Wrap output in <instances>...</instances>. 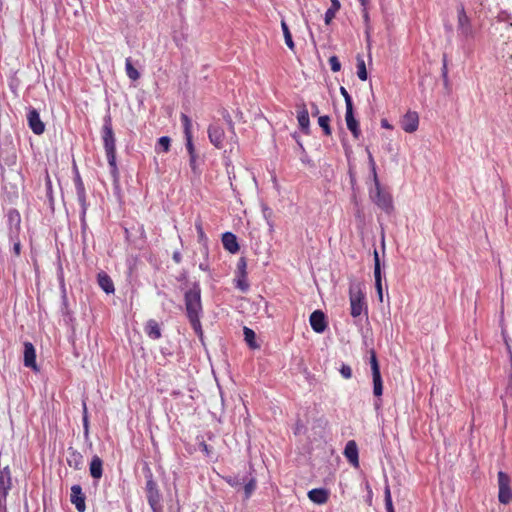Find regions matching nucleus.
Masks as SVG:
<instances>
[{"mask_svg": "<svg viewBox=\"0 0 512 512\" xmlns=\"http://www.w3.org/2000/svg\"><path fill=\"white\" fill-rule=\"evenodd\" d=\"M158 146L163 152H168L170 149V138L162 136L158 139Z\"/></svg>", "mask_w": 512, "mask_h": 512, "instance_id": "obj_38", "label": "nucleus"}, {"mask_svg": "<svg viewBox=\"0 0 512 512\" xmlns=\"http://www.w3.org/2000/svg\"><path fill=\"white\" fill-rule=\"evenodd\" d=\"M498 499L502 504H509L512 501V489L510 487V477L503 471L498 472Z\"/></svg>", "mask_w": 512, "mask_h": 512, "instance_id": "obj_6", "label": "nucleus"}, {"mask_svg": "<svg viewBox=\"0 0 512 512\" xmlns=\"http://www.w3.org/2000/svg\"><path fill=\"white\" fill-rule=\"evenodd\" d=\"M458 13V29L465 37L472 36V26L469 17L463 6H460L457 10Z\"/></svg>", "mask_w": 512, "mask_h": 512, "instance_id": "obj_12", "label": "nucleus"}, {"mask_svg": "<svg viewBox=\"0 0 512 512\" xmlns=\"http://www.w3.org/2000/svg\"><path fill=\"white\" fill-rule=\"evenodd\" d=\"M246 267H247V264H246L245 259L241 258L237 264V275L247 276Z\"/></svg>", "mask_w": 512, "mask_h": 512, "instance_id": "obj_43", "label": "nucleus"}, {"mask_svg": "<svg viewBox=\"0 0 512 512\" xmlns=\"http://www.w3.org/2000/svg\"><path fill=\"white\" fill-rule=\"evenodd\" d=\"M11 488V474L8 467L0 471V503L6 500L8 491Z\"/></svg>", "mask_w": 512, "mask_h": 512, "instance_id": "obj_16", "label": "nucleus"}, {"mask_svg": "<svg viewBox=\"0 0 512 512\" xmlns=\"http://www.w3.org/2000/svg\"><path fill=\"white\" fill-rule=\"evenodd\" d=\"M256 486L257 481L254 477L250 478L249 481L244 484V494L246 499L250 498L252 493L255 491Z\"/></svg>", "mask_w": 512, "mask_h": 512, "instance_id": "obj_35", "label": "nucleus"}, {"mask_svg": "<svg viewBox=\"0 0 512 512\" xmlns=\"http://www.w3.org/2000/svg\"><path fill=\"white\" fill-rule=\"evenodd\" d=\"M89 472L94 480H99L103 476V460L98 455L92 457Z\"/></svg>", "mask_w": 512, "mask_h": 512, "instance_id": "obj_20", "label": "nucleus"}, {"mask_svg": "<svg viewBox=\"0 0 512 512\" xmlns=\"http://www.w3.org/2000/svg\"><path fill=\"white\" fill-rule=\"evenodd\" d=\"M70 501L79 512L85 511V496L80 485H73L71 487Z\"/></svg>", "mask_w": 512, "mask_h": 512, "instance_id": "obj_14", "label": "nucleus"}, {"mask_svg": "<svg viewBox=\"0 0 512 512\" xmlns=\"http://www.w3.org/2000/svg\"><path fill=\"white\" fill-rule=\"evenodd\" d=\"M67 464L70 468L80 470L83 468L84 459L83 455L76 449L69 448L67 452Z\"/></svg>", "mask_w": 512, "mask_h": 512, "instance_id": "obj_19", "label": "nucleus"}, {"mask_svg": "<svg viewBox=\"0 0 512 512\" xmlns=\"http://www.w3.org/2000/svg\"><path fill=\"white\" fill-rule=\"evenodd\" d=\"M222 244L227 251L233 254L240 249L236 236L231 232H225L222 235Z\"/></svg>", "mask_w": 512, "mask_h": 512, "instance_id": "obj_22", "label": "nucleus"}, {"mask_svg": "<svg viewBox=\"0 0 512 512\" xmlns=\"http://www.w3.org/2000/svg\"><path fill=\"white\" fill-rule=\"evenodd\" d=\"M186 138V149L188 151L189 156L197 155L195 151V147L193 144L192 136H185Z\"/></svg>", "mask_w": 512, "mask_h": 512, "instance_id": "obj_44", "label": "nucleus"}, {"mask_svg": "<svg viewBox=\"0 0 512 512\" xmlns=\"http://www.w3.org/2000/svg\"><path fill=\"white\" fill-rule=\"evenodd\" d=\"M362 16L366 24L369 23V13H368V6L362 9Z\"/></svg>", "mask_w": 512, "mask_h": 512, "instance_id": "obj_50", "label": "nucleus"}, {"mask_svg": "<svg viewBox=\"0 0 512 512\" xmlns=\"http://www.w3.org/2000/svg\"><path fill=\"white\" fill-rule=\"evenodd\" d=\"M384 498H385L384 500L392 499L390 487L388 485L385 487V490H384Z\"/></svg>", "mask_w": 512, "mask_h": 512, "instance_id": "obj_52", "label": "nucleus"}, {"mask_svg": "<svg viewBox=\"0 0 512 512\" xmlns=\"http://www.w3.org/2000/svg\"><path fill=\"white\" fill-rule=\"evenodd\" d=\"M308 498L312 502L322 505L328 501L329 493L324 488H315L308 492Z\"/></svg>", "mask_w": 512, "mask_h": 512, "instance_id": "obj_24", "label": "nucleus"}, {"mask_svg": "<svg viewBox=\"0 0 512 512\" xmlns=\"http://www.w3.org/2000/svg\"><path fill=\"white\" fill-rule=\"evenodd\" d=\"M149 474L146 476V495H147V501L152 508L153 511L157 510V507L160 503V493L157 487V483L153 479V475L151 471L148 469Z\"/></svg>", "mask_w": 512, "mask_h": 512, "instance_id": "obj_7", "label": "nucleus"}, {"mask_svg": "<svg viewBox=\"0 0 512 512\" xmlns=\"http://www.w3.org/2000/svg\"><path fill=\"white\" fill-rule=\"evenodd\" d=\"M369 161L372 165L374 177V189L370 190V198L378 208L390 215L394 211L393 197L389 191L382 188L376 173L375 161L371 154H369Z\"/></svg>", "mask_w": 512, "mask_h": 512, "instance_id": "obj_2", "label": "nucleus"}, {"mask_svg": "<svg viewBox=\"0 0 512 512\" xmlns=\"http://www.w3.org/2000/svg\"><path fill=\"white\" fill-rule=\"evenodd\" d=\"M357 76L360 80H367L368 74L366 70V65L363 57L357 56Z\"/></svg>", "mask_w": 512, "mask_h": 512, "instance_id": "obj_31", "label": "nucleus"}, {"mask_svg": "<svg viewBox=\"0 0 512 512\" xmlns=\"http://www.w3.org/2000/svg\"><path fill=\"white\" fill-rule=\"evenodd\" d=\"M345 120L347 128L351 131L355 138H358L361 134L359 123L353 115V108L346 109Z\"/></svg>", "mask_w": 512, "mask_h": 512, "instance_id": "obj_23", "label": "nucleus"}, {"mask_svg": "<svg viewBox=\"0 0 512 512\" xmlns=\"http://www.w3.org/2000/svg\"><path fill=\"white\" fill-rule=\"evenodd\" d=\"M97 282L101 289L107 293L112 294L115 291L114 283L111 277L104 271H101L97 275Z\"/></svg>", "mask_w": 512, "mask_h": 512, "instance_id": "obj_21", "label": "nucleus"}, {"mask_svg": "<svg viewBox=\"0 0 512 512\" xmlns=\"http://www.w3.org/2000/svg\"><path fill=\"white\" fill-rule=\"evenodd\" d=\"M329 64H330V68L333 72H338L340 71L341 69V63L339 61V59L336 57V56H331L329 58Z\"/></svg>", "mask_w": 512, "mask_h": 512, "instance_id": "obj_42", "label": "nucleus"}, {"mask_svg": "<svg viewBox=\"0 0 512 512\" xmlns=\"http://www.w3.org/2000/svg\"><path fill=\"white\" fill-rule=\"evenodd\" d=\"M331 6L327 9L324 17V21L326 25H329L332 20L335 18L336 13L340 10L341 4L339 0H330Z\"/></svg>", "mask_w": 512, "mask_h": 512, "instance_id": "obj_27", "label": "nucleus"}, {"mask_svg": "<svg viewBox=\"0 0 512 512\" xmlns=\"http://www.w3.org/2000/svg\"><path fill=\"white\" fill-rule=\"evenodd\" d=\"M374 278H375V288L377 290L379 301H383V290H382V274H381V266L380 259L377 250H374Z\"/></svg>", "mask_w": 512, "mask_h": 512, "instance_id": "obj_15", "label": "nucleus"}, {"mask_svg": "<svg viewBox=\"0 0 512 512\" xmlns=\"http://www.w3.org/2000/svg\"><path fill=\"white\" fill-rule=\"evenodd\" d=\"M382 126L385 128H390V125L387 123L386 120H382Z\"/></svg>", "mask_w": 512, "mask_h": 512, "instance_id": "obj_56", "label": "nucleus"}, {"mask_svg": "<svg viewBox=\"0 0 512 512\" xmlns=\"http://www.w3.org/2000/svg\"><path fill=\"white\" fill-rule=\"evenodd\" d=\"M236 287L243 292L247 291L249 289L247 276L237 275Z\"/></svg>", "mask_w": 512, "mask_h": 512, "instance_id": "obj_37", "label": "nucleus"}, {"mask_svg": "<svg viewBox=\"0 0 512 512\" xmlns=\"http://www.w3.org/2000/svg\"><path fill=\"white\" fill-rule=\"evenodd\" d=\"M8 236L20 235L21 231V215L18 210L10 209L7 213Z\"/></svg>", "mask_w": 512, "mask_h": 512, "instance_id": "obj_10", "label": "nucleus"}, {"mask_svg": "<svg viewBox=\"0 0 512 512\" xmlns=\"http://www.w3.org/2000/svg\"><path fill=\"white\" fill-rule=\"evenodd\" d=\"M187 317L194 331L202 334L200 315L202 313L201 289L198 284H194L184 296Z\"/></svg>", "mask_w": 512, "mask_h": 512, "instance_id": "obj_1", "label": "nucleus"}, {"mask_svg": "<svg viewBox=\"0 0 512 512\" xmlns=\"http://www.w3.org/2000/svg\"><path fill=\"white\" fill-rule=\"evenodd\" d=\"M370 366L373 378V393L376 397H380L383 394V383L380 366L374 350L370 351Z\"/></svg>", "mask_w": 512, "mask_h": 512, "instance_id": "obj_5", "label": "nucleus"}, {"mask_svg": "<svg viewBox=\"0 0 512 512\" xmlns=\"http://www.w3.org/2000/svg\"><path fill=\"white\" fill-rule=\"evenodd\" d=\"M102 139L103 145L107 157L108 164L110 166V172L114 178L118 177V167L116 163V139L112 128L111 117L105 118L104 125L102 127Z\"/></svg>", "mask_w": 512, "mask_h": 512, "instance_id": "obj_3", "label": "nucleus"}, {"mask_svg": "<svg viewBox=\"0 0 512 512\" xmlns=\"http://www.w3.org/2000/svg\"><path fill=\"white\" fill-rule=\"evenodd\" d=\"M85 416H88V410H87L86 402L84 401L83 402V417H85Z\"/></svg>", "mask_w": 512, "mask_h": 512, "instance_id": "obj_55", "label": "nucleus"}, {"mask_svg": "<svg viewBox=\"0 0 512 512\" xmlns=\"http://www.w3.org/2000/svg\"><path fill=\"white\" fill-rule=\"evenodd\" d=\"M27 122L29 128L36 135H41L45 131V124L40 118L39 112L35 108H30L27 113Z\"/></svg>", "mask_w": 512, "mask_h": 512, "instance_id": "obj_8", "label": "nucleus"}, {"mask_svg": "<svg viewBox=\"0 0 512 512\" xmlns=\"http://www.w3.org/2000/svg\"><path fill=\"white\" fill-rule=\"evenodd\" d=\"M173 260H174L176 263H180V261H181V255H180V253L175 252V253L173 254Z\"/></svg>", "mask_w": 512, "mask_h": 512, "instance_id": "obj_53", "label": "nucleus"}, {"mask_svg": "<svg viewBox=\"0 0 512 512\" xmlns=\"http://www.w3.org/2000/svg\"><path fill=\"white\" fill-rule=\"evenodd\" d=\"M311 113L313 116H317L319 114V108L315 103H311Z\"/></svg>", "mask_w": 512, "mask_h": 512, "instance_id": "obj_51", "label": "nucleus"}, {"mask_svg": "<svg viewBox=\"0 0 512 512\" xmlns=\"http://www.w3.org/2000/svg\"><path fill=\"white\" fill-rule=\"evenodd\" d=\"M195 229L197 231L199 242L205 241L206 240V234H205V232L203 230V226H202V221L201 220H197L195 222Z\"/></svg>", "mask_w": 512, "mask_h": 512, "instance_id": "obj_40", "label": "nucleus"}, {"mask_svg": "<svg viewBox=\"0 0 512 512\" xmlns=\"http://www.w3.org/2000/svg\"><path fill=\"white\" fill-rule=\"evenodd\" d=\"M75 186H76L77 195H78L79 200L82 203H84L85 202V188H84L83 181L79 174H77V176L75 178Z\"/></svg>", "mask_w": 512, "mask_h": 512, "instance_id": "obj_32", "label": "nucleus"}, {"mask_svg": "<svg viewBox=\"0 0 512 512\" xmlns=\"http://www.w3.org/2000/svg\"><path fill=\"white\" fill-rule=\"evenodd\" d=\"M340 94L343 96L346 104V109L353 108L352 98L345 87H340Z\"/></svg>", "mask_w": 512, "mask_h": 512, "instance_id": "obj_39", "label": "nucleus"}, {"mask_svg": "<svg viewBox=\"0 0 512 512\" xmlns=\"http://www.w3.org/2000/svg\"><path fill=\"white\" fill-rule=\"evenodd\" d=\"M189 157H190L189 164H190L191 170L194 173H197V155H192Z\"/></svg>", "mask_w": 512, "mask_h": 512, "instance_id": "obj_47", "label": "nucleus"}, {"mask_svg": "<svg viewBox=\"0 0 512 512\" xmlns=\"http://www.w3.org/2000/svg\"><path fill=\"white\" fill-rule=\"evenodd\" d=\"M82 421H83L84 436H85V438H88L89 437V417L88 416L83 417Z\"/></svg>", "mask_w": 512, "mask_h": 512, "instance_id": "obj_46", "label": "nucleus"}, {"mask_svg": "<svg viewBox=\"0 0 512 512\" xmlns=\"http://www.w3.org/2000/svg\"><path fill=\"white\" fill-rule=\"evenodd\" d=\"M386 512H395L392 499L385 500Z\"/></svg>", "mask_w": 512, "mask_h": 512, "instance_id": "obj_49", "label": "nucleus"}, {"mask_svg": "<svg viewBox=\"0 0 512 512\" xmlns=\"http://www.w3.org/2000/svg\"><path fill=\"white\" fill-rule=\"evenodd\" d=\"M362 6V8H365L366 6H368L370 0H358Z\"/></svg>", "mask_w": 512, "mask_h": 512, "instance_id": "obj_54", "label": "nucleus"}, {"mask_svg": "<svg viewBox=\"0 0 512 512\" xmlns=\"http://www.w3.org/2000/svg\"><path fill=\"white\" fill-rule=\"evenodd\" d=\"M401 128L407 133H413L418 129L419 116L415 111H408L401 119Z\"/></svg>", "mask_w": 512, "mask_h": 512, "instance_id": "obj_11", "label": "nucleus"}, {"mask_svg": "<svg viewBox=\"0 0 512 512\" xmlns=\"http://www.w3.org/2000/svg\"><path fill=\"white\" fill-rule=\"evenodd\" d=\"M349 302L350 314L353 318H357L363 313L367 316L368 308L365 301V294L362 291V285L358 282H353L349 286Z\"/></svg>", "mask_w": 512, "mask_h": 512, "instance_id": "obj_4", "label": "nucleus"}, {"mask_svg": "<svg viewBox=\"0 0 512 512\" xmlns=\"http://www.w3.org/2000/svg\"><path fill=\"white\" fill-rule=\"evenodd\" d=\"M208 137L216 148L222 149L224 147L225 132L220 125L211 124L208 128Z\"/></svg>", "mask_w": 512, "mask_h": 512, "instance_id": "obj_9", "label": "nucleus"}, {"mask_svg": "<svg viewBox=\"0 0 512 512\" xmlns=\"http://www.w3.org/2000/svg\"><path fill=\"white\" fill-rule=\"evenodd\" d=\"M340 374L345 379H350L352 377V369L349 365L342 364L340 368Z\"/></svg>", "mask_w": 512, "mask_h": 512, "instance_id": "obj_45", "label": "nucleus"}, {"mask_svg": "<svg viewBox=\"0 0 512 512\" xmlns=\"http://www.w3.org/2000/svg\"><path fill=\"white\" fill-rule=\"evenodd\" d=\"M297 120L302 131L307 132L309 129V112L305 104L298 105Z\"/></svg>", "mask_w": 512, "mask_h": 512, "instance_id": "obj_25", "label": "nucleus"}, {"mask_svg": "<svg viewBox=\"0 0 512 512\" xmlns=\"http://www.w3.org/2000/svg\"><path fill=\"white\" fill-rule=\"evenodd\" d=\"M144 330L147 336L153 340L159 339L162 335L160 325L154 319H150L147 321Z\"/></svg>", "mask_w": 512, "mask_h": 512, "instance_id": "obj_26", "label": "nucleus"}, {"mask_svg": "<svg viewBox=\"0 0 512 512\" xmlns=\"http://www.w3.org/2000/svg\"><path fill=\"white\" fill-rule=\"evenodd\" d=\"M224 480L226 481V483H228L232 487H238V486H241L242 484H244V481H241L236 476H227V477H224Z\"/></svg>", "mask_w": 512, "mask_h": 512, "instance_id": "obj_41", "label": "nucleus"}, {"mask_svg": "<svg viewBox=\"0 0 512 512\" xmlns=\"http://www.w3.org/2000/svg\"><path fill=\"white\" fill-rule=\"evenodd\" d=\"M309 322L311 325V328L316 333H323L327 328V321L325 314L321 310H315L311 313Z\"/></svg>", "mask_w": 512, "mask_h": 512, "instance_id": "obj_13", "label": "nucleus"}, {"mask_svg": "<svg viewBox=\"0 0 512 512\" xmlns=\"http://www.w3.org/2000/svg\"><path fill=\"white\" fill-rule=\"evenodd\" d=\"M24 366L38 371L36 363V351L31 342L24 343Z\"/></svg>", "mask_w": 512, "mask_h": 512, "instance_id": "obj_17", "label": "nucleus"}, {"mask_svg": "<svg viewBox=\"0 0 512 512\" xmlns=\"http://www.w3.org/2000/svg\"><path fill=\"white\" fill-rule=\"evenodd\" d=\"M344 456L354 467L359 466L358 446L354 440H350L346 443Z\"/></svg>", "mask_w": 512, "mask_h": 512, "instance_id": "obj_18", "label": "nucleus"}, {"mask_svg": "<svg viewBox=\"0 0 512 512\" xmlns=\"http://www.w3.org/2000/svg\"><path fill=\"white\" fill-rule=\"evenodd\" d=\"M329 123H330V117L327 115L320 116L318 118V124L323 129V132L326 136H330L332 133Z\"/></svg>", "mask_w": 512, "mask_h": 512, "instance_id": "obj_33", "label": "nucleus"}, {"mask_svg": "<svg viewBox=\"0 0 512 512\" xmlns=\"http://www.w3.org/2000/svg\"><path fill=\"white\" fill-rule=\"evenodd\" d=\"M8 237H9L10 242L13 244L14 255L16 257H19L21 255V248H22L20 235H11Z\"/></svg>", "mask_w": 512, "mask_h": 512, "instance_id": "obj_34", "label": "nucleus"}, {"mask_svg": "<svg viewBox=\"0 0 512 512\" xmlns=\"http://www.w3.org/2000/svg\"><path fill=\"white\" fill-rule=\"evenodd\" d=\"M244 338H245V341L246 343L248 344V346L252 349H256L259 347V345L256 343V334L255 332L248 328V327H244Z\"/></svg>", "mask_w": 512, "mask_h": 512, "instance_id": "obj_30", "label": "nucleus"}, {"mask_svg": "<svg viewBox=\"0 0 512 512\" xmlns=\"http://www.w3.org/2000/svg\"><path fill=\"white\" fill-rule=\"evenodd\" d=\"M281 28H282V31H283V35H284V39H285V43L286 45L288 46V48L292 51L295 50V44H294V41L292 39V35H291V32L289 30V27L287 25V23L282 20L281 21Z\"/></svg>", "mask_w": 512, "mask_h": 512, "instance_id": "obj_29", "label": "nucleus"}, {"mask_svg": "<svg viewBox=\"0 0 512 512\" xmlns=\"http://www.w3.org/2000/svg\"><path fill=\"white\" fill-rule=\"evenodd\" d=\"M200 449L207 456H209L211 453V447L205 442L200 443Z\"/></svg>", "mask_w": 512, "mask_h": 512, "instance_id": "obj_48", "label": "nucleus"}, {"mask_svg": "<svg viewBox=\"0 0 512 512\" xmlns=\"http://www.w3.org/2000/svg\"><path fill=\"white\" fill-rule=\"evenodd\" d=\"M125 70L126 74L129 79L132 81H136L140 78V73L138 70L133 66L131 58H126L125 60Z\"/></svg>", "mask_w": 512, "mask_h": 512, "instance_id": "obj_28", "label": "nucleus"}, {"mask_svg": "<svg viewBox=\"0 0 512 512\" xmlns=\"http://www.w3.org/2000/svg\"><path fill=\"white\" fill-rule=\"evenodd\" d=\"M180 119H181V123L183 125L185 136H192V131H191L192 123H191V119L186 114H184V113L181 114Z\"/></svg>", "mask_w": 512, "mask_h": 512, "instance_id": "obj_36", "label": "nucleus"}]
</instances>
